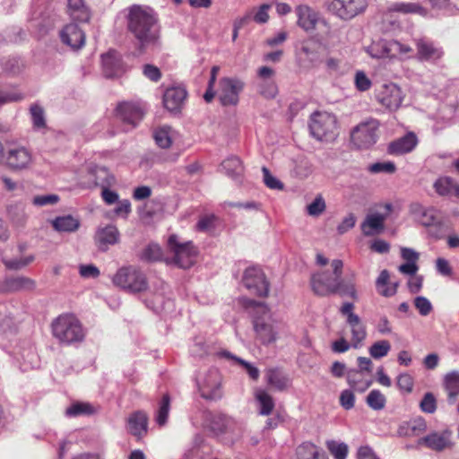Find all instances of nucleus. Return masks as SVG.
Masks as SVG:
<instances>
[{
	"instance_id": "nucleus-1",
	"label": "nucleus",
	"mask_w": 459,
	"mask_h": 459,
	"mask_svg": "<svg viewBox=\"0 0 459 459\" xmlns=\"http://www.w3.org/2000/svg\"><path fill=\"white\" fill-rule=\"evenodd\" d=\"M127 30L136 39L138 49L143 52L148 47L156 45L160 31L157 19L150 8L134 4L128 8Z\"/></svg>"
},
{
	"instance_id": "nucleus-2",
	"label": "nucleus",
	"mask_w": 459,
	"mask_h": 459,
	"mask_svg": "<svg viewBox=\"0 0 459 459\" xmlns=\"http://www.w3.org/2000/svg\"><path fill=\"white\" fill-rule=\"evenodd\" d=\"M53 337L61 345H74L85 338V330L78 317L72 313L59 315L51 323Z\"/></svg>"
},
{
	"instance_id": "nucleus-3",
	"label": "nucleus",
	"mask_w": 459,
	"mask_h": 459,
	"mask_svg": "<svg viewBox=\"0 0 459 459\" xmlns=\"http://www.w3.org/2000/svg\"><path fill=\"white\" fill-rule=\"evenodd\" d=\"M333 273L323 271L311 277V286L314 292L319 296H328L338 292L341 287L343 263L334 259L331 263Z\"/></svg>"
},
{
	"instance_id": "nucleus-4",
	"label": "nucleus",
	"mask_w": 459,
	"mask_h": 459,
	"mask_svg": "<svg viewBox=\"0 0 459 459\" xmlns=\"http://www.w3.org/2000/svg\"><path fill=\"white\" fill-rule=\"evenodd\" d=\"M379 121L368 118L361 121L351 131V143L356 150H368L374 146L379 137Z\"/></svg>"
},
{
	"instance_id": "nucleus-5",
	"label": "nucleus",
	"mask_w": 459,
	"mask_h": 459,
	"mask_svg": "<svg viewBox=\"0 0 459 459\" xmlns=\"http://www.w3.org/2000/svg\"><path fill=\"white\" fill-rule=\"evenodd\" d=\"M310 133L321 142H333L338 136V122L334 115L328 112H315L310 118Z\"/></svg>"
},
{
	"instance_id": "nucleus-6",
	"label": "nucleus",
	"mask_w": 459,
	"mask_h": 459,
	"mask_svg": "<svg viewBox=\"0 0 459 459\" xmlns=\"http://www.w3.org/2000/svg\"><path fill=\"white\" fill-rule=\"evenodd\" d=\"M168 248L171 257L166 258L167 264L187 269L195 263L197 249L191 241L181 243L177 235H171L168 239Z\"/></svg>"
},
{
	"instance_id": "nucleus-7",
	"label": "nucleus",
	"mask_w": 459,
	"mask_h": 459,
	"mask_svg": "<svg viewBox=\"0 0 459 459\" xmlns=\"http://www.w3.org/2000/svg\"><path fill=\"white\" fill-rule=\"evenodd\" d=\"M260 309L263 311V314L255 316L253 319V329L255 334V340L260 344L268 346L277 341L279 331L268 307L266 305H261Z\"/></svg>"
},
{
	"instance_id": "nucleus-8",
	"label": "nucleus",
	"mask_w": 459,
	"mask_h": 459,
	"mask_svg": "<svg viewBox=\"0 0 459 459\" xmlns=\"http://www.w3.org/2000/svg\"><path fill=\"white\" fill-rule=\"evenodd\" d=\"M113 283L129 293H141L148 289L145 274L139 269L127 266L120 268L113 276Z\"/></svg>"
},
{
	"instance_id": "nucleus-9",
	"label": "nucleus",
	"mask_w": 459,
	"mask_h": 459,
	"mask_svg": "<svg viewBox=\"0 0 459 459\" xmlns=\"http://www.w3.org/2000/svg\"><path fill=\"white\" fill-rule=\"evenodd\" d=\"M377 101L389 111L397 110L404 99L402 89L395 83H384L376 91Z\"/></svg>"
},
{
	"instance_id": "nucleus-10",
	"label": "nucleus",
	"mask_w": 459,
	"mask_h": 459,
	"mask_svg": "<svg viewBox=\"0 0 459 459\" xmlns=\"http://www.w3.org/2000/svg\"><path fill=\"white\" fill-rule=\"evenodd\" d=\"M197 383L201 395L204 399L218 400L222 396L221 377L218 369H209L199 377Z\"/></svg>"
},
{
	"instance_id": "nucleus-11",
	"label": "nucleus",
	"mask_w": 459,
	"mask_h": 459,
	"mask_svg": "<svg viewBox=\"0 0 459 459\" xmlns=\"http://www.w3.org/2000/svg\"><path fill=\"white\" fill-rule=\"evenodd\" d=\"M244 286L254 295L267 297L270 284L264 272L257 267H249L244 272Z\"/></svg>"
},
{
	"instance_id": "nucleus-12",
	"label": "nucleus",
	"mask_w": 459,
	"mask_h": 459,
	"mask_svg": "<svg viewBox=\"0 0 459 459\" xmlns=\"http://www.w3.org/2000/svg\"><path fill=\"white\" fill-rule=\"evenodd\" d=\"M367 6V0H332L329 9L339 18L351 20L363 13Z\"/></svg>"
},
{
	"instance_id": "nucleus-13",
	"label": "nucleus",
	"mask_w": 459,
	"mask_h": 459,
	"mask_svg": "<svg viewBox=\"0 0 459 459\" xmlns=\"http://www.w3.org/2000/svg\"><path fill=\"white\" fill-rule=\"evenodd\" d=\"M244 83L234 78L224 77L220 81L219 100L222 106H236Z\"/></svg>"
},
{
	"instance_id": "nucleus-14",
	"label": "nucleus",
	"mask_w": 459,
	"mask_h": 459,
	"mask_svg": "<svg viewBox=\"0 0 459 459\" xmlns=\"http://www.w3.org/2000/svg\"><path fill=\"white\" fill-rule=\"evenodd\" d=\"M4 158L6 166L13 171L28 169L32 164V154L24 146L9 148Z\"/></svg>"
},
{
	"instance_id": "nucleus-15",
	"label": "nucleus",
	"mask_w": 459,
	"mask_h": 459,
	"mask_svg": "<svg viewBox=\"0 0 459 459\" xmlns=\"http://www.w3.org/2000/svg\"><path fill=\"white\" fill-rule=\"evenodd\" d=\"M144 106L140 102H121L116 108V116L123 123L134 127L143 117Z\"/></svg>"
},
{
	"instance_id": "nucleus-16",
	"label": "nucleus",
	"mask_w": 459,
	"mask_h": 459,
	"mask_svg": "<svg viewBox=\"0 0 459 459\" xmlns=\"http://www.w3.org/2000/svg\"><path fill=\"white\" fill-rule=\"evenodd\" d=\"M115 183V178L108 169L99 166H91L84 177L82 184L88 188L110 187Z\"/></svg>"
},
{
	"instance_id": "nucleus-17",
	"label": "nucleus",
	"mask_w": 459,
	"mask_h": 459,
	"mask_svg": "<svg viewBox=\"0 0 459 459\" xmlns=\"http://www.w3.org/2000/svg\"><path fill=\"white\" fill-rule=\"evenodd\" d=\"M417 58L422 62L436 63L444 56L442 48L427 39L416 40Z\"/></svg>"
},
{
	"instance_id": "nucleus-18",
	"label": "nucleus",
	"mask_w": 459,
	"mask_h": 459,
	"mask_svg": "<svg viewBox=\"0 0 459 459\" xmlns=\"http://www.w3.org/2000/svg\"><path fill=\"white\" fill-rule=\"evenodd\" d=\"M419 445H424L428 448L440 452L446 448L452 447L453 443L451 441V431L446 430L441 433L433 432L429 435L420 438Z\"/></svg>"
},
{
	"instance_id": "nucleus-19",
	"label": "nucleus",
	"mask_w": 459,
	"mask_h": 459,
	"mask_svg": "<svg viewBox=\"0 0 459 459\" xmlns=\"http://www.w3.org/2000/svg\"><path fill=\"white\" fill-rule=\"evenodd\" d=\"M64 44L74 49L81 48L85 43V34L75 23L67 24L60 32Z\"/></svg>"
},
{
	"instance_id": "nucleus-20",
	"label": "nucleus",
	"mask_w": 459,
	"mask_h": 459,
	"mask_svg": "<svg viewBox=\"0 0 459 459\" xmlns=\"http://www.w3.org/2000/svg\"><path fill=\"white\" fill-rule=\"evenodd\" d=\"M36 287V282L34 280L25 277V276H17V277H9L4 281L0 282V292L7 293V292H16L22 290H32Z\"/></svg>"
},
{
	"instance_id": "nucleus-21",
	"label": "nucleus",
	"mask_w": 459,
	"mask_h": 459,
	"mask_svg": "<svg viewBox=\"0 0 459 459\" xmlns=\"http://www.w3.org/2000/svg\"><path fill=\"white\" fill-rule=\"evenodd\" d=\"M103 74L107 78L120 76L125 69L120 56L109 51L101 56Z\"/></svg>"
},
{
	"instance_id": "nucleus-22",
	"label": "nucleus",
	"mask_w": 459,
	"mask_h": 459,
	"mask_svg": "<svg viewBox=\"0 0 459 459\" xmlns=\"http://www.w3.org/2000/svg\"><path fill=\"white\" fill-rule=\"evenodd\" d=\"M127 429L130 434L141 439L148 431V416L143 411L131 413L127 419Z\"/></svg>"
},
{
	"instance_id": "nucleus-23",
	"label": "nucleus",
	"mask_w": 459,
	"mask_h": 459,
	"mask_svg": "<svg viewBox=\"0 0 459 459\" xmlns=\"http://www.w3.org/2000/svg\"><path fill=\"white\" fill-rule=\"evenodd\" d=\"M186 98V91L183 87H171L167 89L163 95L164 107L170 112L181 109Z\"/></svg>"
},
{
	"instance_id": "nucleus-24",
	"label": "nucleus",
	"mask_w": 459,
	"mask_h": 459,
	"mask_svg": "<svg viewBox=\"0 0 459 459\" xmlns=\"http://www.w3.org/2000/svg\"><path fill=\"white\" fill-rule=\"evenodd\" d=\"M298 25L306 31L313 30L318 22V13L307 4L296 7Z\"/></svg>"
},
{
	"instance_id": "nucleus-25",
	"label": "nucleus",
	"mask_w": 459,
	"mask_h": 459,
	"mask_svg": "<svg viewBox=\"0 0 459 459\" xmlns=\"http://www.w3.org/2000/svg\"><path fill=\"white\" fill-rule=\"evenodd\" d=\"M119 231L114 225L100 227L95 234V241L99 247L105 250L108 245H115L119 241Z\"/></svg>"
},
{
	"instance_id": "nucleus-26",
	"label": "nucleus",
	"mask_w": 459,
	"mask_h": 459,
	"mask_svg": "<svg viewBox=\"0 0 459 459\" xmlns=\"http://www.w3.org/2000/svg\"><path fill=\"white\" fill-rule=\"evenodd\" d=\"M417 145V137L414 134L409 133L389 143L387 152L392 155H401L411 152Z\"/></svg>"
},
{
	"instance_id": "nucleus-27",
	"label": "nucleus",
	"mask_w": 459,
	"mask_h": 459,
	"mask_svg": "<svg viewBox=\"0 0 459 459\" xmlns=\"http://www.w3.org/2000/svg\"><path fill=\"white\" fill-rule=\"evenodd\" d=\"M67 13L74 21L86 22L91 13L83 0H67Z\"/></svg>"
},
{
	"instance_id": "nucleus-28",
	"label": "nucleus",
	"mask_w": 459,
	"mask_h": 459,
	"mask_svg": "<svg viewBox=\"0 0 459 459\" xmlns=\"http://www.w3.org/2000/svg\"><path fill=\"white\" fill-rule=\"evenodd\" d=\"M347 323L350 325L351 332V346L357 349L361 345V342L366 339V326L361 322L359 316H351L350 321Z\"/></svg>"
},
{
	"instance_id": "nucleus-29",
	"label": "nucleus",
	"mask_w": 459,
	"mask_h": 459,
	"mask_svg": "<svg viewBox=\"0 0 459 459\" xmlns=\"http://www.w3.org/2000/svg\"><path fill=\"white\" fill-rule=\"evenodd\" d=\"M427 429L426 421L422 418H417L410 421L403 422L397 430L400 437H414L423 433Z\"/></svg>"
},
{
	"instance_id": "nucleus-30",
	"label": "nucleus",
	"mask_w": 459,
	"mask_h": 459,
	"mask_svg": "<svg viewBox=\"0 0 459 459\" xmlns=\"http://www.w3.org/2000/svg\"><path fill=\"white\" fill-rule=\"evenodd\" d=\"M267 384L278 391H283L290 385L289 377L278 368H269L265 372Z\"/></svg>"
},
{
	"instance_id": "nucleus-31",
	"label": "nucleus",
	"mask_w": 459,
	"mask_h": 459,
	"mask_svg": "<svg viewBox=\"0 0 459 459\" xmlns=\"http://www.w3.org/2000/svg\"><path fill=\"white\" fill-rule=\"evenodd\" d=\"M50 223L57 232H74L80 227V221L72 215L58 216Z\"/></svg>"
},
{
	"instance_id": "nucleus-32",
	"label": "nucleus",
	"mask_w": 459,
	"mask_h": 459,
	"mask_svg": "<svg viewBox=\"0 0 459 459\" xmlns=\"http://www.w3.org/2000/svg\"><path fill=\"white\" fill-rule=\"evenodd\" d=\"M385 216L380 213L369 214L361 224V230L365 236H371L384 229Z\"/></svg>"
},
{
	"instance_id": "nucleus-33",
	"label": "nucleus",
	"mask_w": 459,
	"mask_h": 459,
	"mask_svg": "<svg viewBox=\"0 0 459 459\" xmlns=\"http://www.w3.org/2000/svg\"><path fill=\"white\" fill-rule=\"evenodd\" d=\"M390 275L387 270H383L376 281L378 293L384 297H392L397 292L398 282L389 283Z\"/></svg>"
},
{
	"instance_id": "nucleus-34",
	"label": "nucleus",
	"mask_w": 459,
	"mask_h": 459,
	"mask_svg": "<svg viewBox=\"0 0 459 459\" xmlns=\"http://www.w3.org/2000/svg\"><path fill=\"white\" fill-rule=\"evenodd\" d=\"M221 168L226 175L235 181H240L243 176L244 168L241 160L235 156L230 157L222 161Z\"/></svg>"
},
{
	"instance_id": "nucleus-35",
	"label": "nucleus",
	"mask_w": 459,
	"mask_h": 459,
	"mask_svg": "<svg viewBox=\"0 0 459 459\" xmlns=\"http://www.w3.org/2000/svg\"><path fill=\"white\" fill-rule=\"evenodd\" d=\"M298 459H327L325 454L311 442H305L297 448Z\"/></svg>"
},
{
	"instance_id": "nucleus-36",
	"label": "nucleus",
	"mask_w": 459,
	"mask_h": 459,
	"mask_svg": "<svg viewBox=\"0 0 459 459\" xmlns=\"http://www.w3.org/2000/svg\"><path fill=\"white\" fill-rule=\"evenodd\" d=\"M368 53L374 58H393L391 40H378L368 48Z\"/></svg>"
},
{
	"instance_id": "nucleus-37",
	"label": "nucleus",
	"mask_w": 459,
	"mask_h": 459,
	"mask_svg": "<svg viewBox=\"0 0 459 459\" xmlns=\"http://www.w3.org/2000/svg\"><path fill=\"white\" fill-rule=\"evenodd\" d=\"M255 396L259 404V413L264 416L270 415L274 409L273 397L263 389H256Z\"/></svg>"
},
{
	"instance_id": "nucleus-38",
	"label": "nucleus",
	"mask_w": 459,
	"mask_h": 459,
	"mask_svg": "<svg viewBox=\"0 0 459 459\" xmlns=\"http://www.w3.org/2000/svg\"><path fill=\"white\" fill-rule=\"evenodd\" d=\"M391 12L400 13L403 14L415 13L421 16L427 14V11L418 3L398 2L392 4L389 8Z\"/></svg>"
},
{
	"instance_id": "nucleus-39",
	"label": "nucleus",
	"mask_w": 459,
	"mask_h": 459,
	"mask_svg": "<svg viewBox=\"0 0 459 459\" xmlns=\"http://www.w3.org/2000/svg\"><path fill=\"white\" fill-rule=\"evenodd\" d=\"M445 386L448 393V402L455 403L459 395V371H452L445 376Z\"/></svg>"
},
{
	"instance_id": "nucleus-40",
	"label": "nucleus",
	"mask_w": 459,
	"mask_h": 459,
	"mask_svg": "<svg viewBox=\"0 0 459 459\" xmlns=\"http://www.w3.org/2000/svg\"><path fill=\"white\" fill-rule=\"evenodd\" d=\"M434 188L440 195H448L454 193L456 196H459V185L455 184L449 177L439 178L434 183Z\"/></svg>"
},
{
	"instance_id": "nucleus-41",
	"label": "nucleus",
	"mask_w": 459,
	"mask_h": 459,
	"mask_svg": "<svg viewBox=\"0 0 459 459\" xmlns=\"http://www.w3.org/2000/svg\"><path fill=\"white\" fill-rule=\"evenodd\" d=\"M8 218L16 228H22L27 221V213L22 204H12L8 207Z\"/></svg>"
},
{
	"instance_id": "nucleus-42",
	"label": "nucleus",
	"mask_w": 459,
	"mask_h": 459,
	"mask_svg": "<svg viewBox=\"0 0 459 459\" xmlns=\"http://www.w3.org/2000/svg\"><path fill=\"white\" fill-rule=\"evenodd\" d=\"M300 52L310 63H316L320 57V44L314 39H307L302 43Z\"/></svg>"
},
{
	"instance_id": "nucleus-43",
	"label": "nucleus",
	"mask_w": 459,
	"mask_h": 459,
	"mask_svg": "<svg viewBox=\"0 0 459 459\" xmlns=\"http://www.w3.org/2000/svg\"><path fill=\"white\" fill-rule=\"evenodd\" d=\"M175 135L174 130L168 126H164L159 127L154 131L153 137L155 139L156 143L160 148H169L170 147L173 138Z\"/></svg>"
},
{
	"instance_id": "nucleus-44",
	"label": "nucleus",
	"mask_w": 459,
	"mask_h": 459,
	"mask_svg": "<svg viewBox=\"0 0 459 459\" xmlns=\"http://www.w3.org/2000/svg\"><path fill=\"white\" fill-rule=\"evenodd\" d=\"M347 381L355 391L360 393L367 390L371 385V381L364 380V373L358 370H351L348 373Z\"/></svg>"
},
{
	"instance_id": "nucleus-45",
	"label": "nucleus",
	"mask_w": 459,
	"mask_h": 459,
	"mask_svg": "<svg viewBox=\"0 0 459 459\" xmlns=\"http://www.w3.org/2000/svg\"><path fill=\"white\" fill-rule=\"evenodd\" d=\"M95 412L96 410L91 403L82 402L74 403L65 410V415L68 417L92 415Z\"/></svg>"
},
{
	"instance_id": "nucleus-46",
	"label": "nucleus",
	"mask_w": 459,
	"mask_h": 459,
	"mask_svg": "<svg viewBox=\"0 0 459 459\" xmlns=\"http://www.w3.org/2000/svg\"><path fill=\"white\" fill-rule=\"evenodd\" d=\"M412 211L414 213H420L419 220L424 226L435 225L437 222V217L433 209H423L420 204H414Z\"/></svg>"
},
{
	"instance_id": "nucleus-47",
	"label": "nucleus",
	"mask_w": 459,
	"mask_h": 459,
	"mask_svg": "<svg viewBox=\"0 0 459 459\" xmlns=\"http://www.w3.org/2000/svg\"><path fill=\"white\" fill-rule=\"evenodd\" d=\"M258 92L265 99H273L278 93V87L274 80L259 81Z\"/></svg>"
},
{
	"instance_id": "nucleus-48",
	"label": "nucleus",
	"mask_w": 459,
	"mask_h": 459,
	"mask_svg": "<svg viewBox=\"0 0 459 459\" xmlns=\"http://www.w3.org/2000/svg\"><path fill=\"white\" fill-rule=\"evenodd\" d=\"M385 403L386 399L379 390L374 389L367 396V404L375 411L382 410Z\"/></svg>"
},
{
	"instance_id": "nucleus-49",
	"label": "nucleus",
	"mask_w": 459,
	"mask_h": 459,
	"mask_svg": "<svg viewBox=\"0 0 459 459\" xmlns=\"http://www.w3.org/2000/svg\"><path fill=\"white\" fill-rule=\"evenodd\" d=\"M391 350V344L386 340L374 342L369 348V354L374 359H381L386 356Z\"/></svg>"
},
{
	"instance_id": "nucleus-50",
	"label": "nucleus",
	"mask_w": 459,
	"mask_h": 459,
	"mask_svg": "<svg viewBox=\"0 0 459 459\" xmlns=\"http://www.w3.org/2000/svg\"><path fill=\"white\" fill-rule=\"evenodd\" d=\"M30 115L32 125L35 129H42L46 127L45 112L42 107L34 104L30 107Z\"/></svg>"
},
{
	"instance_id": "nucleus-51",
	"label": "nucleus",
	"mask_w": 459,
	"mask_h": 459,
	"mask_svg": "<svg viewBox=\"0 0 459 459\" xmlns=\"http://www.w3.org/2000/svg\"><path fill=\"white\" fill-rule=\"evenodd\" d=\"M326 447L334 459H346L348 454L346 444L330 440L326 442Z\"/></svg>"
},
{
	"instance_id": "nucleus-52",
	"label": "nucleus",
	"mask_w": 459,
	"mask_h": 459,
	"mask_svg": "<svg viewBox=\"0 0 459 459\" xmlns=\"http://www.w3.org/2000/svg\"><path fill=\"white\" fill-rule=\"evenodd\" d=\"M231 423V420L223 414L214 415L211 420V428L217 434L225 432Z\"/></svg>"
},
{
	"instance_id": "nucleus-53",
	"label": "nucleus",
	"mask_w": 459,
	"mask_h": 459,
	"mask_svg": "<svg viewBox=\"0 0 459 459\" xmlns=\"http://www.w3.org/2000/svg\"><path fill=\"white\" fill-rule=\"evenodd\" d=\"M170 407V397L169 394H164L160 403L158 414H157V423L160 426H163L168 420L169 411Z\"/></svg>"
},
{
	"instance_id": "nucleus-54",
	"label": "nucleus",
	"mask_w": 459,
	"mask_h": 459,
	"mask_svg": "<svg viewBox=\"0 0 459 459\" xmlns=\"http://www.w3.org/2000/svg\"><path fill=\"white\" fill-rule=\"evenodd\" d=\"M326 208L325 201L322 195H317L311 204L307 205V213L313 217L320 216Z\"/></svg>"
},
{
	"instance_id": "nucleus-55",
	"label": "nucleus",
	"mask_w": 459,
	"mask_h": 459,
	"mask_svg": "<svg viewBox=\"0 0 459 459\" xmlns=\"http://www.w3.org/2000/svg\"><path fill=\"white\" fill-rule=\"evenodd\" d=\"M162 257V251L159 245L152 243L149 244L142 254V259L146 261H159Z\"/></svg>"
},
{
	"instance_id": "nucleus-56",
	"label": "nucleus",
	"mask_w": 459,
	"mask_h": 459,
	"mask_svg": "<svg viewBox=\"0 0 459 459\" xmlns=\"http://www.w3.org/2000/svg\"><path fill=\"white\" fill-rule=\"evenodd\" d=\"M420 408L425 413H434L437 410V399L435 395L430 392L426 393L420 403Z\"/></svg>"
},
{
	"instance_id": "nucleus-57",
	"label": "nucleus",
	"mask_w": 459,
	"mask_h": 459,
	"mask_svg": "<svg viewBox=\"0 0 459 459\" xmlns=\"http://www.w3.org/2000/svg\"><path fill=\"white\" fill-rule=\"evenodd\" d=\"M396 170L395 164L393 161L376 162L368 167V171L373 174L387 173L393 174Z\"/></svg>"
},
{
	"instance_id": "nucleus-58",
	"label": "nucleus",
	"mask_w": 459,
	"mask_h": 459,
	"mask_svg": "<svg viewBox=\"0 0 459 459\" xmlns=\"http://www.w3.org/2000/svg\"><path fill=\"white\" fill-rule=\"evenodd\" d=\"M34 260V256L30 255L28 257L24 258H15V259H3L4 264L8 268L9 270H20L25 266H27L29 264H30Z\"/></svg>"
},
{
	"instance_id": "nucleus-59",
	"label": "nucleus",
	"mask_w": 459,
	"mask_h": 459,
	"mask_svg": "<svg viewBox=\"0 0 459 459\" xmlns=\"http://www.w3.org/2000/svg\"><path fill=\"white\" fill-rule=\"evenodd\" d=\"M356 89L359 91H366L370 89L372 82L363 71H357L354 77Z\"/></svg>"
},
{
	"instance_id": "nucleus-60",
	"label": "nucleus",
	"mask_w": 459,
	"mask_h": 459,
	"mask_svg": "<svg viewBox=\"0 0 459 459\" xmlns=\"http://www.w3.org/2000/svg\"><path fill=\"white\" fill-rule=\"evenodd\" d=\"M414 381L412 377L408 373L400 374L397 377L398 388L407 394L412 391Z\"/></svg>"
},
{
	"instance_id": "nucleus-61",
	"label": "nucleus",
	"mask_w": 459,
	"mask_h": 459,
	"mask_svg": "<svg viewBox=\"0 0 459 459\" xmlns=\"http://www.w3.org/2000/svg\"><path fill=\"white\" fill-rule=\"evenodd\" d=\"M391 50H393V58L407 56L413 52L410 46L396 40H391Z\"/></svg>"
},
{
	"instance_id": "nucleus-62",
	"label": "nucleus",
	"mask_w": 459,
	"mask_h": 459,
	"mask_svg": "<svg viewBox=\"0 0 459 459\" xmlns=\"http://www.w3.org/2000/svg\"><path fill=\"white\" fill-rule=\"evenodd\" d=\"M414 306L418 309L419 313L423 316H428L433 308L430 301L422 296L415 298Z\"/></svg>"
},
{
	"instance_id": "nucleus-63",
	"label": "nucleus",
	"mask_w": 459,
	"mask_h": 459,
	"mask_svg": "<svg viewBox=\"0 0 459 459\" xmlns=\"http://www.w3.org/2000/svg\"><path fill=\"white\" fill-rule=\"evenodd\" d=\"M263 175H264V182L271 189H282V183L274 178L269 171V169L265 167L262 168Z\"/></svg>"
},
{
	"instance_id": "nucleus-64",
	"label": "nucleus",
	"mask_w": 459,
	"mask_h": 459,
	"mask_svg": "<svg viewBox=\"0 0 459 459\" xmlns=\"http://www.w3.org/2000/svg\"><path fill=\"white\" fill-rule=\"evenodd\" d=\"M355 403V395L352 391L351 390H343L341 393L340 395V404L345 409V410H351L354 407Z\"/></svg>"
}]
</instances>
